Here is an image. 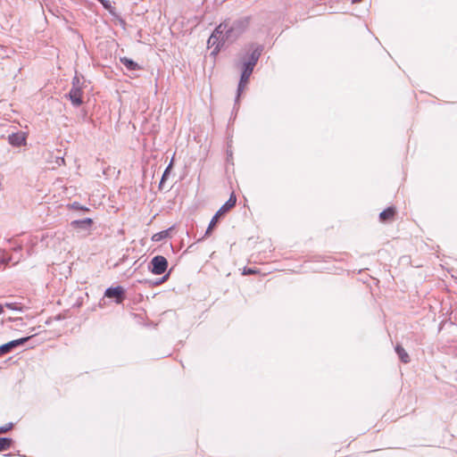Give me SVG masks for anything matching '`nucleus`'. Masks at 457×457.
Returning a JSON list of instances; mask_svg holds the SVG:
<instances>
[{"label":"nucleus","mask_w":457,"mask_h":457,"mask_svg":"<svg viewBox=\"0 0 457 457\" xmlns=\"http://www.w3.org/2000/svg\"><path fill=\"white\" fill-rule=\"evenodd\" d=\"M395 351L399 358V360L403 363H409L411 361V358L408 354V353L405 351V349L403 347L402 345L396 344L395 346Z\"/></svg>","instance_id":"2eb2a0df"},{"label":"nucleus","mask_w":457,"mask_h":457,"mask_svg":"<svg viewBox=\"0 0 457 457\" xmlns=\"http://www.w3.org/2000/svg\"><path fill=\"white\" fill-rule=\"evenodd\" d=\"M33 337H34V335L29 336V337H21V338H18V339L12 340L10 342H11V344L12 345V348L15 349L17 347L23 346Z\"/></svg>","instance_id":"5701e85b"},{"label":"nucleus","mask_w":457,"mask_h":457,"mask_svg":"<svg viewBox=\"0 0 457 457\" xmlns=\"http://www.w3.org/2000/svg\"><path fill=\"white\" fill-rule=\"evenodd\" d=\"M120 62L126 67V69L129 71H137L143 70L142 66L139 65L137 62L134 60L123 56L120 57Z\"/></svg>","instance_id":"f8f14e48"},{"label":"nucleus","mask_w":457,"mask_h":457,"mask_svg":"<svg viewBox=\"0 0 457 457\" xmlns=\"http://www.w3.org/2000/svg\"><path fill=\"white\" fill-rule=\"evenodd\" d=\"M14 424L12 422H9L7 424H5L4 426H1L0 427V433H6L8 431H10L11 429H12Z\"/></svg>","instance_id":"cd10ccee"},{"label":"nucleus","mask_w":457,"mask_h":457,"mask_svg":"<svg viewBox=\"0 0 457 457\" xmlns=\"http://www.w3.org/2000/svg\"><path fill=\"white\" fill-rule=\"evenodd\" d=\"M74 107H79L83 104V88L71 87L68 94L65 95Z\"/></svg>","instance_id":"423d86ee"},{"label":"nucleus","mask_w":457,"mask_h":457,"mask_svg":"<svg viewBox=\"0 0 457 457\" xmlns=\"http://www.w3.org/2000/svg\"><path fill=\"white\" fill-rule=\"evenodd\" d=\"M71 85V87H84V82L80 83L79 77L77 73L72 78Z\"/></svg>","instance_id":"bb28decb"},{"label":"nucleus","mask_w":457,"mask_h":457,"mask_svg":"<svg viewBox=\"0 0 457 457\" xmlns=\"http://www.w3.org/2000/svg\"><path fill=\"white\" fill-rule=\"evenodd\" d=\"M3 305H4V307H6L10 310L21 312H22L25 309V306L22 303H17V302H6V303H3Z\"/></svg>","instance_id":"aec40b11"},{"label":"nucleus","mask_w":457,"mask_h":457,"mask_svg":"<svg viewBox=\"0 0 457 457\" xmlns=\"http://www.w3.org/2000/svg\"><path fill=\"white\" fill-rule=\"evenodd\" d=\"M396 214L395 206H389L379 213V220L383 223L391 222Z\"/></svg>","instance_id":"1a4fd4ad"},{"label":"nucleus","mask_w":457,"mask_h":457,"mask_svg":"<svg viewBox=\"0 0 457 457\" xmlns=\"http://www.w3.org/2000/svg\"><path fill=\"white\" fill-rule=\"evenodd\" d=\"M13 445V440L11 437H0V453L9 450Z\"/></svg>","instance_id":"6ab92c4d"},{"label":"nucleus","mask_w":457,"mask_h":457,"mask_svg":"<svg viewBox=\"0 0 457 457\" xmlns=\"http://www.w3.org/2000/svg\"><path fill=\"white\" fill-rule=\"evenodd\" d=\"M104 297L112 299L115 303L120 304L126 299V289L122 286L109 287L105 289Z\"/></svg>","instance_id":"20e7f679"},{"label":"nucleus","mask_w":457,"mask_h":457,"mask_svg":"<svg viewBox=\"0 0 457 457\" xmlns=\"http://www.w3.org/2000/svg\"><path fill=\"white\" fill-rule=\"evenodd\" d=\"M236 204L237 196L235 193H231L229 198L221 205V207L216 212V213L212 218L204 237H207L212 235L220 219L222 216H224L227 212H228L232 208H234L236 206Z\"/></svg>","instance_id":"f03ea898"},{"label":"nucleus","mask_w":457,"mask_h":457,"mask_svg":"<svg viewBox=\"0 0 457 457\" xmlns=\"http://www.w3.org/2000/svg\"><path fill=\"white\" fill-rule=\"evenodd\" d=\"M245 87L246 86L242 85L240 83L237 84V96H236V98H235V104H239L241 94L245 90Z\"/></svg>","instance_id":"a878e982"},{"label":"nucleus","mask_w":457,"mask_h":457,"mask_svg":"<svg viewBox=\"0 0 457 457\" xmlns=\"http://www.w3.org/2000/svg\"><path fill=\"white\" fill-rule=\"evenodd\" d=\"M13 350H14V348H12V345L10 341L5 344L1 345H0V357H3L4 355L10 353Z\"/></svg>","instance_id":"b1692460"},{"label":"nucleus","mask_w":457,"mask_h":457,"mask_svg":"<svg viewBox=\"0 0 457 457\" xmlns=\"http://www.w3.org/2000/svg\"><path fill=\"white\" fill-rule=\"evenodd\" d=\"M97 2H99L103 7L109 12V13L117 18L120 23V25L122 26H125L126 25V21L117 14L116 12V9L112 5L111 2L109 0H96Z\"/></svg>","instance_id":"9d476101"},{"label":"nucleus","mask_w":457,"mask_h":457,"mask_svg":"<svg viewBox=\"0 0 457 457\" xmlns=\"http://www.w3.org/2000/svg\"><path fill=\"white\" fill-rule=\"evenodd\" d=\"M67 207L70 210L79 211V212H90V209L88 207L80 204L79 202H73L71 204H69L67 205Z\"/></svg>","instance_id":"412c9836"},{"label":"nucleus","mask_w":457,"mask_h":457,"mask_svg":"<svg viewBox=\"0 0 457 457\" xmlns=\"http://www.w3.org/2000/svg\"><path fill=\"white\" fill-rule=\"evenodd\" d=\"M173 230V227H170L167 229L162 230L160 232H157L153 235L152 240L154 242H160L162 241L168 237H171V231Z\"/></svg>","instance_id":"dca6fc26"},{"label":"nucleus","mask_w":457,"mask_h":457,"mask_svg":"<svg viewBox=\"0 0 457 457\" xmlns=\"http://www.w3.org/2000/svg\"><path fill=\"white\" fill-rule=\"evenodd\" d=\"M4 305H3V303H0V315L2 313H4Z\"/></svg>","instance_id":"2f4dec72"},{"label":"nucleus","mask_w":457,"mask_h":457,"mask_svg":"<svg viewBox=\"0 0 457 457\" xmlns=\"http://www.w3.org/2000/svg\"><path fill=\"white\" fill-rule=\"evenodd\" d=\"M239 37V34L234 30L232 26L230 25V22L226 21V29H225V43H232L234 42L237 37Z\"/></svg>","instance_id":"ddd939ff"},{"label":"nucleus","mask_w":457,"mask_h":457,"mask_svg":"<svg viewBox=\"0 0 457 457\" xmlns=\"http://www.w3.org/2000/svg\"><path fill=\"white\" fill-rule=\"evenodd\" d=\"M251 73L241 71L238 83L246 86L249 83Z\"/></svg>","instance_id":"393cba45"},{"label":"nucleus","mask_w":457,"mask_h":457,"mask_svg":"<svg viewBox=\"0 0 457 457\" xmlns=\"http://www.w3.org/2000/svg\"><path fill=\"white\" fill-rule=\"evenodd\" d=\"M352 1H353V3H360V2H361L362 0H352Z\"/></svg>","instance_id":"473e14b6"},{"label":"nucleus","mask_w":457,"mask_h":457,"mask_svg":"<svg viewBox=\"0 0 457 457\" xmlns=\"http://www.w3.org/2000/svg\"><path fill=\"white\" fill-rule=\"evenodd\" d=\"M253 273H256L255 270L252 269V268H245L244 270V274H253Z\"/></svg>","instance_id":"c85d7f7f"},{"label":"nucleus","mask_w":457,"mask_h":457,"mask_svg":"<svg viewBox=\"0 0 457 457\" xmlns=\"http://www.w3.org/2000/svg\"><path fill=\"white\" fill-rule=\"evenodd\" d=\"M94 221L91 218H85L82 220H74L71 222V227L74 229L90 230Z\"/></svg>","instance_id":"6e6552de"},{"label":"nucleus","mask_w":457,"mask_h":457,"mask_svg":"<svg viewBox=\"0 0 457 457\" xmlns=\"http://www.w3.org/2000/svg\"><path fill=\"white\" fill-rule=\"evenodd\" d=\"M10 261H11V258H10V257H8V258H4H4L1 260V263H3V264H8V263L10 262Z\"/></svg>","instance_id":"c756f323"},{"label":"nucleus","mask_w":457,"mask_h":457,"mask_svg":"<svg viewBox=\"0 0 457 457\" xmlns=\"http://www.w3.org/2000/svg\"><path fill=\"white\" fill-rule=\"evenodd\" d=\"M4 456H12V453H7V454H4Z\"/></svg>","instance_id":"72a5a7b5"},{"label":"nucleus","mask_w":457,"mask_h":457,"mask_svg":"<svg viewBox=\"0 0 457 457\" xmlns=\"http://www.w3.org/2000/svg\"><path fill=\"white\" fill-rule=\"evenodd\" d=\"M8 143L13 147L25 146L28 140V133L19 130L8 135Z\"/></svg>","instance_id":"39448f33"},{"label":"nucleus","mask_w":457,"mask_h":457,"mask_svg":"<svg viewBox=\"0 0 457 457\" xmlns=\"http://www.w3.org/2000/svg\"><path fill=\"white\" fill-rule=\"evenodd\" d=\"M234 30L239 34V36L246 29V28L249 25V18H242L234 21L232 23H230Z\"/></svg>","instance_id":"9b49d317"},{"label":"nucleus","mask_w":457,"mask_h":457,"mask_svg":"<svg viewBox=\"0 0 457 457\" xmlns=\"http://www.w3.org/2000/svg\"><path fill=\"white\" fill-rule=\"evenodd\" d=\"M170 273H171V270H170L167 273H165L160 278H157L155 280H151V279L138 280V283L148 284L149 286L157 287V286H160V285L163 284L164 282H166L169 279Z\"/></svg>","instance_id":"4468645a"},{"label":"nucleus","mask_w":457,"mask_h":457,"mask_svg":"<svg viewBox=\"0 0 457 457\" xmlns=\"http://www.w3.org/2000/svg\"><path fill=\"white\" fill-rule=\"evenodd\" d=\"M33 337H34V335L29 336V337H21V338H18V339L12 340L10 342H11V344L12 345V348L15 349L17 347L23 346Z\"/></svg>","instance_id":"4be33fe9"},{"label":"nucleus","mask_w":457,"mask_h":457,"mask_svg":"<svg viewBox=\"0 0 457 457\" xmlns=\"http://www.w3.org/2000/svg\"><path fill=\"white\" fill-rule=\"evenodd\" d=\"M225 29L226 21L221 22L220 25H218L212 31V35H215L217 38L220 39L223 43H225Z\"/></svg>","instance_id":"f3484780"},{"label":"nucleus","mask_w":457,"mask_h":457,"mask_svg":"<svg viewBox=\"0 0 457 457\" xmlns=\"http://www.w3.org/2000/svg\"><path fill=\"white\" fill-rule=\"evenodd\" d=\"M22 320V318H21V317H19V318H12V317H10V318H8L7 320L8 321H16V320Z\"/></svg>","instance_id":"7c9ffc66"},{"label":"nucleus","mask_w":457,"mask_h":457,"mask_svg":"<svg viewBox=\"0 0 457 457\" xmlns=\"http://www.w3.org/2000/svg\"><path fill=\"white\" fill-rule=\"evenodd\" d=\"M169 266L167 259L162 255L154 256L147 265L148 270L154 275H162Z\"/></svg>","instance_id":"7ed1b4c3"},{"label":"nucleus","mask_w":457,"mask_h":457,"mask_svg":"<svg viewBox=\"0 0 457 457\" xmlns=\"http://www.w3.org/2000/svg\"><path fill=\"white\" fill-rule=\"evenodd\" d=\"M172 168H173V159H171V161L170 162V163L168 164V166L166 167V169L164 170V171L162 173V179L159 183L160 189H162L163 184L169 178Z\"/></svg>","instance_id":"a211bd4d"},{"label":"nucleus","mask_w":457,"mask_h":457,"mask_svg":"<svg viewBox=\"0 0 457 457\" xmlns=\"http://www.w3.org/2000/svg\"><path fill=\"white\" fill-rule=\"evenodd\" d=\"M263 49L262 45L251 44L248 51L240 59V71L253 74Z\"/></svg>","instance_id":"f257e3e1"},{"label":"nucleus","mask_w":457,"mask_h":457,"mask_svg":"<svg viewBox=\"0 0 457 457\" xmlns=\"http://www.w3.org/2000/svg\"><path fill=\"white\" fill-rule=\"evenodd\" d=\"M225 45L220 39L217 38L215 35H211L210 37L207 40V47L212 49L211 55L216 56L222 46Z\"/></svg>","instance_id":"0eeeda50"}]
</instances>
